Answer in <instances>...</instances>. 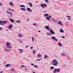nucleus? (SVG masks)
Here are the masks:
<instances>
[{"label": "nucleus", "mask_w": 73, "mask_h": 73, "mask_svg": "<svg viewBox=\"0 0 73 73\" xmlns=\"http://www.w3.org/2000/svg\"><path fill=\"white\" fill-rule=\"evenodd\" d=\"M52 62H53L52 64V65H54V66H57L58 65V62H57V60L56 59H54L52 60Z\"/></svg>", "instance_id": "obj_1"}, {"label": "nucleus", "mask_w": 73, "mask_h": 73, "mask_svg": "<svg viewBox=\"0 0 73 73\" xmlns=\"http://www.w3.org/2000/svg\"><path fill=\"white\" fill-rule=\"evenodd\" d=\"M60 72V69L55 68L54 69V70L53 71V73H56V72H57V73H59Z\"/></svg>", "instance_id": "obj_2"}, {"label": "nucleus", "mask_w": 73, "mask_h": 73, "mask_svg": "<svg viewBox=\"0 0 73 73\" xmlns=\"http://www.w3.org/2000/svg\"><path fill=\"white\" fill-rule=\"evenodd\" d=\"M50 34H52V35H54L55 34V33L53 31L52 29L50 30Z\"/></svg>", "instance_id": "obj_3"}, {"label": "nucleus", "mask_w": 73, "mask_h": 73, "mask_svg": "<svg viewBox=\"0 0 73 73\" xmlns=\"http://www.w3.org/2000/svg\"><path fill=\"white\" fill-rule=\"evenodd\" d=\"M6 24L7 23V21H0V24Z\"/></svg>", "instance_id": "obj_4"}, {"label": "nucleus", "mask_w": 73, "mask_h": 73, "mask_svg": "<svg viewBox=\"0 0 73 73\" xmlns=\"http://www.w3.org/2000/svg\"><path fill=\"white\" fill-rule=\"evenodd\" d=\"M6 48H7V49H11L12 47L11 46H9V44H7Z\"/></svg>", "instance_id": "obj_5"}, {"label": "nucleus", "mask_w": 73, "mask_h": 73, "mask_svg": "<svg viewBox=\"0 0 73 73\" xmlns=\"http://www.w3.org/2000/svg\"><path fill=\"white\" fill-rule=\"evenodd\" d=\"M27 11H29L30 12H32V10L30 8H27Z\"/></svg>", "instance_id": "obj_6"}, {"label": "nucleus", "mask_w": 73, "mask_h": 73, "mask_svg": "<svg viewBox=\"0 0 73 73\" xmlns=\"http://www.w3.org/2000/svg\"><path fill=\"white\" fill-rule=\"evenodd\" d=\"M52 17V16H50L49 17H47L46 18V19L47 20H48V21H49V18H51Z\"/></svg>", "instance_id": "obj_7"}, {"label": "nucleus", "mask_w": 73, "mask_h": 73, "mask_svg": "<svg viewBox=\"0 0 73 73\" xmlns=\"http://www.w3.org/2000/svg\"><path fill=\"white\" fill-rule=\"evenodd\" d=\"M58 46H62V44L60 42H59L58 44Z\"/></svg>", "instance_id": "obj_8"}, {"label": "nucleus", "mask_w": 73, "mask_h": 73, "mask_svg": "<svg viewBox=\"0 0 73 73\" xmlns=\"http://www.w3.org/2000/svg\"><path fill=\"white\" fill-rule=\"evenodd\" d=\"M12 27H13V26L12 25H10L9 26V29H11V28H12Z\"/></svg>", "instance_id": "obj_9"}, {"label": "nucleus", "mask_w": 73, "mask_h": 73, "mask_svg": "<svg viewBox=\"0 0 73 73\" xmlns=\"http://www.w3.org/2000/svg\"><path fill=\"white\" fill-rule=\"evenodd\" d=\"M61 56L62 57H65L66 56V54H64V53H62L61 54Z\"/></svg>", "instance_id": "obj_10"}, {"label": "nucleus", "mask_w": 73, "mask_h": 73, "mask_svg": "<svg viewBox=\"0 0 73 73\" xmlns=\"http://www.w3.org/2000/svg\"><path fill=\"white\" fill-rule=\"evenodd\" d=\"M44 28L46 29H47V30H48V31H49V28L48 26H46V27H45Z\"/></svg>", "instance_id": "obj_11"}, {"label": "nucleus", "mask_w": 73, "mask_h": 73, "mask_svg": "<svg viewBox=\"0 0 73 73\" xmlns=\"http://www.w3.org/2000/svg\"><path fill=\"white\" fill-rule=\"evenodd\" d=\"M10 21L12 23H14V20H13L11 18L10 19Z\"/></svg>", "instance_id": "obj_12"}, {"label": "nucleus", "mask_w": 73, "mask_h": 73, "mask_svg": "<svg viewBox=\"0 0 73 73\" xmlns=\"http://www.w3.org/2000/svg\"><path fill=\"white\" fill-rule=\"evenodd\" d=\"M11 64H6L5 65V66H6V68H7V67H8L9 66H11Z\"/></svg>", "instance_id": "obj_13"}, {"label": "nucleus", "mask_w": 73, "mask_h": 73, "mask_svg": "<svg viewBox=\"0 0 73 73\" xmlns=\"http://www.w3.org/2000/svg\"><path fill=\"white\" fill-rule=\"evenodd\" d=\"M53 22H54V23H56V22H57V20H56V19H53L52 20Z\"/></svg>", "instance_id": "obj_14"}, {"label": "nucleus", "mask_w": 73, "mask_h": 73, "mask_svg": "<svg viewBox=\"0 0 73 73\" xmlns=\"http://www.w3.org/2000/svg\"><path fill=\"white\" fill-rule=\"evenodd\" d=\"M60 32L61 33H64V30H63L62 29H60Z\"/></svg>", "instance_id": "obj_15"}, {"label": "nucleus", "mask_w": 73, "mask_h": 73, "mask_svg": "<svg viewBox=\"0 0 73 73\" xmlns=\"http://www.w3.org/2000/svg\"><path fill=\"white\" fill-rule=\"evenodd\" d=\"M20 7H23V8H25V6L24 5H20Z\"/></svg>", "instance_id": "obj_16"}, {"label": "nucleus", "mask_w": 73, "mask_h": 73, "mask_svg": "<svg viewBox=\"0 0 73 73\" xmlns=\"http://www.w3.org/2000/svg\"><path fill=\"white\" fill-rule=\"evenodd\" d=\"M51 38L52 40H54V41H55V39H56V37H55V36H52Z\"/></svg>", "instance_id": "obj_17"}, {"label": "nucleus", "mask_w": 73, "mask_h": 73, "mask_svg": "<svg viewBox=\"0 0 73 73\" xmlns=\"http://www.w3.org/2000/svg\"><path fill=\"white\" fill-rule=\"evenodd\" d=\"M10 5H11V6H13V4L12 3V2H10L9 3Z\"/></svg>", "instance_id": "obj_18"}, {"label": "nucleus", "mask_w": 73, "mask_h": 73, "mask_svg": "<svg viewBox=\"0 0 73 73\" xmlns=\"http://www.w3.org/2000/svg\"><path fill=\"white\" fill-rule=\"evenodd\" d=\"M58 24H59V25H62V23L59 21L58 23Z\"/></svg>", "instance_id": "obj_19"}, {"label": "nucleus", "mask_w": 73, "mask_h": 73, "mask_svg": "<svg viewBox=\"0 0 73 73\" xmlns=\"http://www.w3.org/2000/svg\"><path fill=\"white\" fill-rule=\"evenodd\" d=\"M49 58V57H48V56H47V55H44V59H45V58Z\"/></svg>", "instance_id": "obj_20"}, {"label": "nucleus", "mask_w": 73, "mask_h": 73, "mask_svg": "<svg viewBox=\"0 0 73 73\" xmlns=\"http://www.w3.org/2000/svg\"><path fill=\"white\" fill-rule=\"evenodd\" d=\"M28 4H30V6L31 7H32V4L31 3L29 2L28 3Z\"/></svg>", "instance_id": "obj_21"}, {"label": "nucleus", "mask_w": 73, "mask_h": 73, "mask_svg": "<svg viewBox=\"0 0 73 73\" xmlns=\"http://www.w3.org/2000/svg\"><path fill=\"white\" fill-rule=\"evenodd\" d=\"M44 16L45 17L49 16V14H44Z\"/></svg>", "instance_id": "obj_22"}, {"label": "nucleus", "mask_w": 73, "mask_h": 73, "mask_svg": "<svg viewBox=\"0 0 73 73\" xmlns=\"http://www.w3.org/2000/svg\"><path fill=\"white\" fill-rule=\"evenodd\" d=\"M20 9L21 10H23V11H25V9L24 8H21Z\"/></svg>", "instance_id": "obj_23"}, {"label": "nucleus", "mask_w": 73, "mask_h": 73, "mask_svg": "<svg viewBox=\"0 0 73 73\" xmlns=\"http://www.w3.org/2000/svg\"><path fill=\"white\" fill-rule=\"evenodd\" d=\"M40 6L42 7V8H44V4H41L40 5Z\"/></svg>", "instance_id": "obj_24"}, {"label": "nucleus", "mask_w": 73, "mask_h": 73, "mask_svg": "<svg viewBox=\"0 0 73 73\" xmlns=\"http://www.w3.org/2000/svg\"><path fill=\"white\" fill-rule=\"evenodd\" d=\"M16 23H21V21H20V20H18L16 21Z\"/></svg>", "instance_id": "obj_25"}, {"label": "nucleus", "mask_w": 73, "mask_h": 73, "mask_svg": "<svg viewBox=\"0 0 73 73\" xmlns=\"http://www.w3.org/2000/svg\"><path fill=\"white\" fill-rule=\"evenodd\" d=\"M54 67H53V66H51V70H53V69H54Z\"/></svg>", "instance_id": "obj_26"}, {"label": "nucleus", "mask_w": 73, "mask_h": 73, "mask_svg": "<svg viewBox=\"0 0 73 73\" xmlns=\"http://www.w3.org/2000/svg\"><path fill=\"white\" fill-rule=\"evenodd\" d=\"M7 44H9V46H10V45H11V44L9 42H8L7 43H6V45H7Z\"/></svg>", "instance_id": "obj_27"}, {"label": "nucleus", "mask_w": 73, "mask_h": 73, "mask_svg": "<svg viewBox=\"0 0 73 73\" xmlns=\"http://www.w3.org/2000/svg\"><path fill=\"white\" fill-rule=\"evenodd\" d=\"M5 50L6 51H10V50H7L6 48H5Z\"/></svg>", "instance_id": "obj_28"}, {"label": "nucleus", "mask_w": 73, "mask_h": 73, "mask_svg": "<svg viewBox=\"0 0 73 73\" xmlns=\"http://www.w3.org/2000/svg\"><path fill=\"white\" fill-rule=\"evenodd\" d=\"M9 13H10V15H11V16H12L13 15V14L12 13H11V12H9Z\"/></svg>", "instance_id": "obj_29"}, {"label": "nucleus", "mask_w": 73, "mask_h": 73, "mask_svg": "<svg viewBox=\"0 0 73 73\" xmlns=\"http://www.w3.org/2000/svg\"><path fill=\"white\" fill-rule=\"evenodd\" d=\"M46 34L48 35H49V36H51V34L49 33H46Z\"/></svg>", "instance_id": "obj_30"}, {"label": "nucleus", "mask_w": 73, "mask_h": 73, "mask_svg": "<svg viewBox=\"0 0 73 73\" xmlns=\"http://www.w3.org/2000/svg\"><path fill=\"white\" fill-rule=\"evenodd\" d=\"M33 25L34 26H36V25H37V23H33Z\"/></svg>", "instance_id": "obj_31"}, {"label": "nucleus", "mask_w": 73, "mask_h": 73, "mask_svg": "<svg viewBox=\"0 0 73 73\" xmlns=\"http://www.w3.org/2000/svg\"><path fill=\"white\" fill-rule=\"evenodd\" d=\"M32 39L33 41V42H34V41H35V38H34L32 37Z\"/></svg>", "instance_id": "obj_32"}, {"label": "nucleus", "mask_w": 73, "mask_h": 73, "mask_svg": "<svg viewBox=\"0 0 73 73\" xmlns=\"http://www.w3.org/2000/svg\"><path fill=\"white\" fill-rule=\"evenodd\" d=\"M18 36L19 37H23V36L20 35H18Z\"/></svg>", "instance_id": "obj_33"}, {"label": "nucleus", "mask_w": 73, "mask_h": 73, "mask_svg": "<svg viewBox=\"0 0 73 73\" xmlns=\"http://www.w3.org/2000/svg\"><path fill=\"white\" fill-rule=\"evenodd\" d=\"M45 0V2H46V3H49V1H48V0Z\"/></svg>", "instance_id": "obj_34"}, {"label": "nucleus", "mask_w": 73, "mask_h": 73, "mask_svg": "<svg viewBox=\"0 0 73 73\" xmlns=\"http://www.w3.org/2000/svg\"><path fill=\"white\" fill-rule=\"evenodd\" d=\"M34 67H36V68H38V66H37L36 65H34Z\"/></svg>", "instance_id": "obj_35"}, {"label": "nucleus", "mask_w": 73, "mask_h": 73, "mask_svg": "<svg viewBox=\"0 0 73 73\" xmlns=\"http://www.w3.org/2000/svg\"><path fill=\"white\" fill-rule=\"evenodd\" d=\"M44 4V6L45 7H47V5H46V4L45 3Z\"/></svg>", "instance_id": "obj_36"}, {"label": "nucleus", "mask_w": 73, "mask_h": 73, "mask_svg": "<svg viewBox=\"0 0 73 73\" xmlns=\"http://www.w3.org/2000/svg\"><path fill=\"white\" fill-rule=\"evenodd\" d=\"M40 60H41V59H38V60H36V61H40Z\"/></svg>", "instance_id": "obj_37"}, {"label": "nucleus", "mask_w": 73, "mask_h": 73, "mask_svg": "<svg viewBox=\"0 0 73 73\" xmlns=\"http://www.w3.org/2000/svg\"><path fill=\"white\" fill-rule=\"evenodd\" d=\"M35 52H36L35 51V50H34L33 51V54H35Z\"/></svg>", "instance_id": "obj_38"}, {"label": "nucleus", "mask_w": 73, "mask_h": 73, "mask_svg": "<svg viewBox=\"0 0 73 73\" xmlns=\"http://www.w3.org/2000/svg\"><path fill=\"white\" fill-rule=\"evenodd\" d=\"M19 41V42H21V43H23V42H22V40H20Z\"/></svg>", "instance_id": "obj_39"}, {"label": "nucleus", "mask_w": 73, "mask_h": 73, "mask_svg": "<svg viewBox=\"0 0 73 73\" xmlns=\"http://www.w3.org/2000/svg\"><path fill=\"white\" fill-rule=\"evenodd\" d=\"M61 38H65V36H62L61 37Z\"/></svg>", "instance_id": "obj_40"}, {"label": "nucleus", "mask_w": 73, "mask_h": 73, "mask_svg": "<svg viewBox=\"0 0 73 73\" xmlns=\"http://www.w3.org/2000/svg\"><path fill=\"white\" fill-rule=\"evenodd\" d=\"M38 57H40L41 56V55L40 54H39L38 55H37Z\"/></svg>", "instance_id": "obj_41"}, {"label": "nucleus", "mask_w": 73, "mask_h": 73, "mask_svg": "<svg viewBox=\"0 0 73 73\" xmlns=\"http://www.w3.org/2000/svg\"><path fill=\"white\" fill-rule=\"evenodd\" d=\"M22 52H23V50H21L20 52H19V53H22Z\"/></svg>", "instance_id": "obj_42"}, {"label": "nucleus", "mask_w": 73, "mask_h": 73, "mask_svg": "<svg viewBox=\"0 0 73 73\" xmlns=\"http://www.w3.org/2000/svg\"><path fill=\"white\" fill-rule=\"evenodd\" d=\"M66 17H68L69 18H71V17H70L69 16H66Z\"/></svg>", "instance_id": "obj_43"}, {"label": "nucleus", "mask_w": 73, "mask_h": 73, "mask_svg": "<svg viewBox=\"0 0 73 73\" xmlns=\"http://www.w3.org/2000/svg\"><path fill=\"white\" fill-rule=\"evenodd\" d=\"M0 5H1V6H3V4H2V3H1L0 2Z\"/></svg>", "instance_id": "obj_44"}, {"label": "nucleus", "mask_w": 73, "mask_h": 73, "mask_svg": "<svg viewBox=\"0 0 73 73\" xmlns=\"http://www.w3.org/2000/svg\"><path fill=\"white\" fill-rule=\"evenodd\" d=\"M11 71H12V72H14L15 71V70L14 69H12L11 70Z\"/></svg>", "instance_id": "obj_45"}, {"label": "nucleus", "mask_w": 73, "mask_h": 73, "mask_svg": "<svg viewBox=\"0 0 73 73\" xmlns=\"http://www.w3.org/2000/svg\"><path fill=\"white\" fill-rule=\"evenodd\" d=\"M21 67H25V66L22 65V66H21Z\"/></svg>", "instance_id": "obj_46"}, {"label": "nucleus", "mask_w": 73, "mask_h": 73, "mask_svg": "<svg viewBox=\"0 0 73 73\" xmlns=\"http://www.w3.org/2000/svg\"><path fill=\"white\" fill-rule=\"evenodd\" d=\"M18 35H22V34H21V33H19L18 34Z\"/></svg>", "instance_id": "obj_47"}, {"label": "nucleus", "mask_w": 73, "mask_h": 73, "mask_svg": "<svg viewBox=\"0 0 73 73\" xmlns=\"http://www.w3.org/2000/svg\"><path fill=\"white\" fill-rule=\"evenodd\" d=\"M55 41H58V40L57 39H55Z\"/></svg>", "instance_id": "obj_48"}, {"label": "nucleus", "mask_w": 73, "mask_h": 73, "mask_svg": "<svg viewBox=\"0 0 73 73\" xmlns=\"http://www.w3.org/2000/svg\"><path fill=\"white\" fill-rule=\"evenodd\" d=\"M7 13L8 14H9V12H8V11H7Z\"/></svg>", "instance_id": "obj_49"}, {"label": "nucleus", "mask_w": 73, "mask_h": 73, "mask_svg": "<svg viewBox=\"0 0 73 73\" xmlns=\"http://www.w3.org/2000/svg\"><path fill=\"white\" fill-rule=\"evenodd\" d=\"M0 29L1 30H3V29H2L1 27H0Z\"/></svg>", "instance_id": "obj_50"}, {"label": "nucleus", "mask_w": 73, "mask_h": 73, "mask_svg": "<svg viewBox=\"0 0 73 73\" xmlns=\"http://www.w3.org/2000/svg\"><path fill=\"white\" fill-rule=\"evenodd\" d=\"M19 50H23L22 49H21L20 48L19 49Z\"/></svg>", "instance_id": "obj_51"}, {"label": "nucleus", "mask_w": 73, "mask_h": 73, "mask_svg": "<svg viewBox=\"0 0 73 73\" xmlns=\"http://www.w3.org/2000/svg\"><path fill=\"white\" fill-rule=\"evenodd\" d=\"M31 49H33V47L31 46Z\"/></svg>", "instance_id": "obj_52"}, {"label": "nucleus", "mask_w": 73, "mask_h": 73, "mask_svg": "<svg viewBox=\"0 0 73 73\" xmlns=\"http://www.w3.org/2000/svg\"><path fill=\"white\" fill-rule=\"evenodd\" d=\"M31 65H33V66L34 65V64L33 63H31Z\"/></svg>", "instance_id": "obj_53"}, {"label": "nucleus", "mask_w": 73, "mask_h": 73, "mask_svg": "<svg viewBox=\"0 0 73 73\" xmlns=\"http://www.w3.org/2000/svg\"><path fill=\"white\" fill-rule=\"evenodd\" d=\"M8 10H9V11H11V9H8Z\"/></svg>", "instance_id": "obj_54"}, {"label": "nucleus", "mask_w": 73, "mask_h": 73, "mask_svg": "<svg viewBox=\"0 0 73 73\" xmlns=\"http://www.w3.org/2000/svg\"><path fill=\"white\" fill-rule=\"evenodd\" d=\"M38 32H41V31H38Z\"/></svg>", "instance_id": "obj_55"}, {"label": "nucleus", "mask_w": 73, "mask_h": 73, "mask_svg": "<svg viewBox=\"0 0 73 73\" xmlns=\"http://www.w3.org/2000/svg\"><path fill=\"white\" fill-rule=\"evenodd\" d=\"M68 20H70V18H68Z\"/></svg>", "instance_id": "obj_56"}, {"label": "nucleus", "mask_w": 73, "mask_h": 73, "mask_svg": "<svg viewBox=\"0 0 73 73\" xmlns=\"http://www.w3.org/2000/svg\"><path fill=\"white\" fill-rule=\"evenodd\" d=\"M11 11H13V12H14V11L13 10H11Z\"/></svg>", "instance_id": "obj_57"}, {"label": "nucleus", "mask_w": 73, "mask_h": 73, "mask_svg": "<svg viewBox=\"0 0 73 73\" xmlns=\"http://www.w3.org/2000/svg\"><path fill=\"white\" fill-rule=\"evenodd\" d=\"M33 73H36V72H34V71L33 72Z\"/></svg>", "instance_id": "obj_58"}, {"label": "nucleus", "mask_w": 73, "mask_h": 73, "mask_svg": "<svg viewBox=\"0 0 73 73\" xmlns=\"http://www.w3.org/2000/svg\"><path fill=\"white\" fill-rule=\"evenodd\" d=\"M2 72H3V71H1V72L0 73H2Z\"/></svg>", "instance_id": "obj_59"}, {"label": "nucleus", "mask_w": 73, "mask_h": 73, "mask_svg": "<svg viewBox=\"0 0 73 73\" xmlns=\"http://www.w3.org/2000/svg\"><path fill=\"white\" fill-rule=\"evenodd\" d=\"M25 69L26 70H28V69H27L26 68H25Z\"/></svg>", "instance_id": "obj_60"}, {"label": "nucleus", "mask_w": 73, "mask_h": 73, "mask_svg": "<svg viewBox=\"0 0 73 73\" xmlns=\"http://www.w3.org/2000/svg\"><path fill=\"white\" fill-rule=\"evenodd\" d=\"M26 48H28V46H26Z\"/></svg>", "instance_id": "obj_61"}, {"label": "nucleus", "mask_w": 73, "mask_h": 73, "mask_svg": "<svg viewBox=\"0 0 73 73\" xmlns=\"http://www.w3.org/2000/svg\"><path fill=\"white\" fill-rule=\"evenodd\" d=\"M6 31H8V29H6Z\"/></svg>", "instance_id": "obj_62"}, {"label": "nucleus", "mask_w": 73, "mask_h": 73, "mask_svg": "<svg viewBox=\"0 0 73 73\" xmlns=\"http://www.w3.org/2000/svg\"><path fill=\"white\" fill-rule=\"evenodd\" d=\"M27 20H29V19H27Z\"/></svg>", "instance_id": "obj_63"}, {"label": "nucleus", "mask_w": 73, "mask_h": 73, "mask_svg": "<svg viewBox=\"0 0 73 73\" xmlns=\"http://www.w3.org/2000/svg\"><path fill=\"white\" fill-rule=\"evenodd\" d=\"M64 66H65V65H64Z\"/></svg>", "instance_id": "obj_64"}]
</instances>
